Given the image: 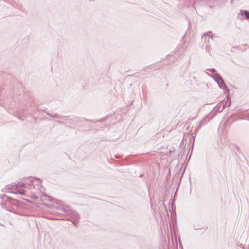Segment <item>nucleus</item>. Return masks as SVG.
<instances>
[{"instance_id": "2", "label": "nucleus", "mask_w": 249, "mask_h": 249, "mask_svg": "<svg viewBox=\"0 0 249 249\" xmlns=\"http://www.w3.org/2000/svg\"><path fill=\"white\" fill-rule=\"evenodd\" d=\"M244 10H241L240 12L237 14V18L240 20H243L245 19L244 15Z\"/></svg>"}, {"instance_id": "9", "label": "nucleus", "mask_w": 249, "mask_h": 249, "mask_svg": "<svg viewBox=\"0 0 249 249\" xmlns=\"http://www.w3.org/2000/svg\"><path fill=\"white\" fill-rule=\"evenodd\" d=\"M248 249H249V247H248Z\"/></svg>"}, {"instance_id": "8", "label": "nucleus", "mask_w": 249, "mask_h": 249, "mask_svg": "<svg viewBox=\"0 0 249 249\" xmlns=\"http://www.w3.org/2000/svg\"><path fill=\"white\" fill-rule=\"evenodd\" d=\"M225 106V105H223V108H224Z\"/></svg>"}, {"instance_id": "3", "label": "nucleus", "mask_w": 249, "mask_h": 249, "mask_svg": "<svg viewBox=\"0 0 249 249\" xmlns=\"http://www.w3.org/2000/svg\"><path fill=\"white\" fill-rule=\"evenodd\" d=\"M212 77L215 81H216V82L218 81H220L221 82L222 81V77L218 73H215L212 76Z\"/></svg>"}, {"instance_id": "6", "label": "nucleus", "mask_w": 249, "mask_h": 249, "mask_svg": "<svg viewBox=\"0 0 249 249\" xmlns=\"http://www.w3.org/2000/svg\"><path fill=\"white\" fill-rule=\"evenodd\" d=\"M207 70L212 73H215V72L216 71V70L214 69H208Z\"/></svg>"}, {"instance_id": "7", "label": "nucleus", "mask_w": 249, "mask_h": 249, "mask_svg": "<svg viewBox=\"0 0 249 249\" xmlns=\"http://www.w3.org/2000/svg\"><path fill=\"white\" fill-rule=\"evenodd\" d=\"M206 51L208 53H210V45H206Z\"/></svg>"}, {"instance_id": "5", "label": "nucleus", "mask_w": 249, "mask_h": 249, "mask_svg": "<svg viewBox=\"0 0 249 249\" xmlns=\"http://www.w3.org/2000/svg\"><path fill=\"white\" fill-rule=\"evenodd\" d=\"M245 18L246 19L249 20V12L248 11L244 10Z\"/></svg>"}, {"instance_id": "1", "label": "nucleus", "mask_w": 249, "mask_h": 249, "mask_svg": "<svg viewBox=\"0 0 249 249\" xmlns=\"http://www.w3.org/2000/svg\"><path fill=\"white\" fill-rule=\"evenodd\" d=\"M202 39L208 43L213 40V34L211 32H208L202 36Z\"/></svg>"}, {"instance_id": "4", "label": "nucleus", "mask_w": 249, "mask_h": 249, "mask_svg": "<svg viewBox=\"0 0 249 249\" xmlns=\"http://www.w3.org/2000/svg\"><path fill=\"white\" fill-rule=\"evenodd\" d=\"M217 84H218L219 87L221 89H225L226 88V85L222 78V81H218L217 82Z\"/></svg>"}]
</instances>
